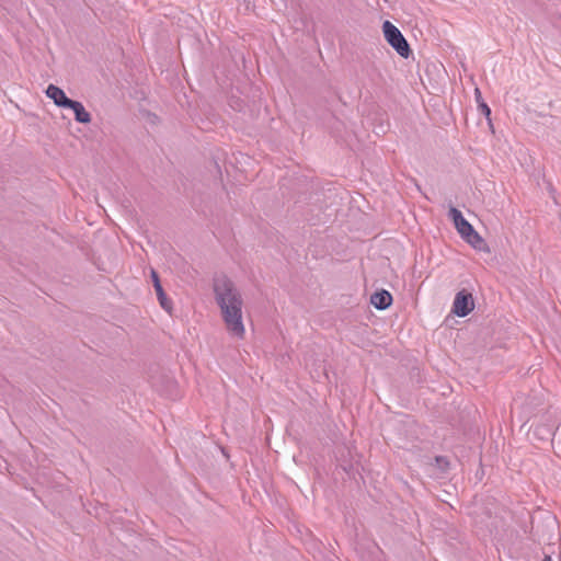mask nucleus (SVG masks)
Listing matches in <instances>:
<instances>
[{
  "label": "nucleus",
  "mask_w": 561,
  "mask_h": 561,
  "mask_svg": "<svg viewBox=\"0 0 561 561\" xmlns=\"http://www.w3.org/2000/svg\"><path fill=\"white\" fill-rule=\"evenodd\" d=\"M213 289L227 332L232 337L242 340L245 335V327L242 311L243 298L240 290L225 274L214 277Z\"/></svg>",
  "instance_id": "nucleus-1"
},
{
  "label": "nucleus",
  "mask_w": 561,
  "mask_h": 561,
  "mask_svg": "<svg viewBox=\"0 0 561 561\" xmlns=\"http://www.w3.org/2000/svg\"><path fill=\"white\" fill-rule=\"evenodd\" d=\"M382 32L388 44L403 58H408L411 49L410 46L400 32L390 21H385L382 24Z\"/></svg>",
  "instance_id": "nucleus-2"
},
{
  "label": "nucleus",
  "mask_w": 561,
  "mask_h": 561,
  "mask_svg": "<svg viewBox=\"0 0 561 561\" xmlns=\"http://www.w3.org/2000/svg\"><path fill=\"white\" fill-rule=\"evenodd\" d=\"M474 308V301L471 294L466 291H459L453 304V311L458 317L468 316Z\"/></svg>",
  "instance_id": "nucleus-3"
},
{
  "label": "nucleus",
  "mask_w": 561,
  "mask_h": 561,
  "mask_svg": "<svg viewBox=\"0 0 561 561\" xmlns=\"http://www.w3.org/2000/svg\"><path fill=\"white\" fill-rule=\"evenodd\" d=\"M448 217L454 221L458 233L463 238L472 231V225L462 216L461 211L455 207H450Z\"/></svg>",
  "instance_id": "nucleus-4"
},
{
  "label": "nucleus",
  "mask_w": 561,
  "mask_h": 561,
  "mask_svg": "<svg viewBox=\"0 0 561 561\" xmlns=\"http://www.w3.org/2000/svg\"><path fill=\"white\" fill-rule=\"evenodd\" d=\"M45 94L47 98L53 100L55 105H57L58 107L67 108L69 106V104H71V102H72V100L67 98L64 90H61L59 87H57L55 84H49L45 91Z\"/></svg>",
  "instance_id": "nucleus-5"
},
{
  "label": "nucleus",
  "mask_w": 561,
  "mask_h": 561,
  "mask_svg": "<svg viewBox=\"0 0 561 561\" xmlns=\"http://www.w3.org/2000/svg\"><path fill=\"white\" fill-rule=\"evenodd\" d=\"M371 305L379 309H387L392 302V296L387 290L377 291L370 297Z\"/></svg>",
  "instance_id": "nucleus-6"
},
{
  "label": "nucleus",
  "mask_w": 561,
  "mask_h": 561,
  "mask_svg": "<svg viewBox=\"0 0 561 561\" xmlns=\"http://www.w3.org/2000/svg\"><path fill=\"white\" fill-rule=\"evenodd\" d=\"M67 108L72 110L78 123L89 124L91 122V114L84 108L81 102L72 100Z\"/></svg>",
  "instance_id": "nucleus-7"
},
{
  "label": "nucleus",
  "mask_w": 561,
  "mask_h": 561,
  "mask_svg": "<svg viewBox=\"0 0 561 561\" xmlns=\"http://www.w3.org/2000/svg\"><path fill=\"white\" fill-rule=\"evenodd\" d=\"M462 239H465L476 250H479V251H482L485 253L490 252V249H489L486 242L474 229H472V231L469 232L468 236H465Z\"/></svg>",
  "instance_id": "nucleus-8"
},
{
  "label": "nucleus",
  "mask_w": 561,
  "mask_h": 561,
  "mask_svg": "<svg viewBox=\"0 0 561 561\" xmlns=\"http://www.w3.org/2000/svg\"><path fill=\"white\" fill-rule=\"evenodd\" d=\"M151 275H152L154 289H156V291H157V295H158V299H159V301H160V305H161V307H162L163 309H165V310H168V311H169V310L171 309V306H170V302H169V300L167 299V296H165V294H164V291H163V288H162V286H161V284H160V280H159V277H158V274H157L154 271H152V272H151Z\"/></svg>",
  "instance_id": "nucleus-9"
},
{
  "label": "nucleus",
  "mask_w": 561,
  "mask_h": 561,
  "mask_svg": "<svg viewBox=\"0 0 561 561\" xmlns=\"http://www.w3.org/2000/svg\"><path fill=\"white\" fill-rule=\"evenodd\" d=\"M478 108L480 110V112L486 117V118H490V115H491V110L489 107V105L485 103V102H480L478 104Z\"/></svg>",
  "instance_id": "nucleus-10"
},
{
  "label": "nucleus",
  "mask_w": 561,
  "mask_h": 561,
  "mask_svg": "<svg viewBox=\"0 0 561 561\" xmlns=\"http://www.w3.org/2000/svg\"><path fill=\"white\" fill-rule=\"evenodd\" d=\"M474 94H476V101H477V103H478V104H479L480 102H484V101L482 100L481 92H480V90H479L478 88L474 90Z\"/></svg>",
  "instance_id": "nucleus-11"
},
{
  "label": "nucleus",
  "mask_w": 561,
  "mask_h": 561,
  "mask_svg": "<svg viewBox=\"0 0 561 561\" xmlns=\"http://www.w3.org/2000/svg\"><path fill=\"white\" fill-rule=\"evenodd\" d=\"M543 561H550V557H546Z\"/></svg>",
  "instance_id": "nucleus-12"
}]
</instances>
